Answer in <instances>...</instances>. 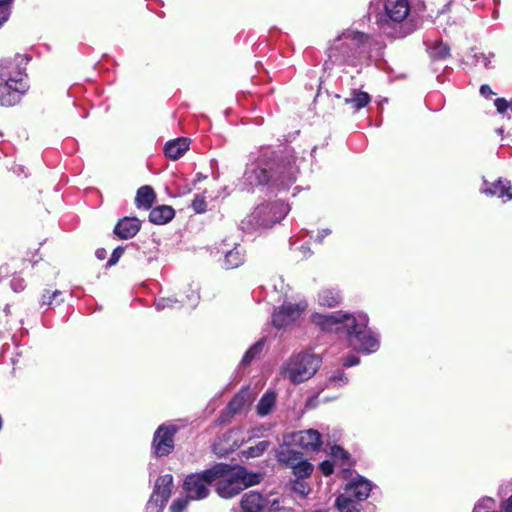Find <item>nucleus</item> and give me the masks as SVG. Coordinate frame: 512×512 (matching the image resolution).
<instances>
[{
	"instance_id": "f257e3e1",
	"label": "nucleus",
	"mask_w": 512,
	"mask_h": 512,
	"mask_svg": "<svg viewBox=\"0 0 512 512\" xmlns=\"http://www.w3.org/2000/svg\"><path fill=\"white\" fill-rule=\"evenodd\" d=\"M320 367V359L310 353H299L291 356L280 368L278 381H289L294 384L310 380Z\"/></svg>"
},
{
	"instance_id": "f03ea898",
	"label": "nucleus",
	"mask_w": 512,
	"mask_h": 512,
	"mask_svg": "<svg viewBox=\"0 0 512 512\" xmlns=\"http://www.w3.org/2000/svg\"><path fill=\"white\" fill-rule=\"evenodd\" d=\"M226 472V466L217 464L202 471L201 473H192L185 477L183 489L188 499L202 500L209 495V487L218 478H221Z\"/></svg>"
},
{
	"instance_id": "7ed1b4c3",
	"label": "nucleus",
	"mask_w": 512,
	"mask_h": 512,
	"mask_svg": "<svg viewBox=\"0 0 512 512\" xmlns=\"http://www.w3.org/2000/svg\"><path fill=\"white\" fill-rule=\"evenodd\" d=\"M368 317L365 314L356 316V323L347 332L350 346L354 349L372 353L378 350L380 341L378 336L367 328Z\"/></svg>"
},
{
	"instance_id": "20e7f679",
	"label": "nucleus",
	"mask_w": 512,
	"mask_h": 512,
	"mask_svg": "<svg viewBox=\"0 0 512 512\" xmlns=\"http://www.w3.org/2000/svg\"><path fill=\"white\" fill-rule=\"evenodd\" d=\"M179 431V427L174 424H161L153 434L151 448L157 458L170 455L175 448L174 437Z\"/></svg>"
},
{
	"instance_id": "39448f33",
	"label": "nucleus",
	"mask_w": 512,
	"mask_h": 512,
	"mask_svg": "<svg viewBox=\"0 0 512 512\" xmlns=\"http://www.w3.org/2000/svg\"><path fill=\"white\" fill-rule=\"evenodd\" d=\"M25 65V58L21 55L2 59L0 62V79L11 85L20 86L22 84L24 90H27Z\"/></svg>"
},
{
	"instance_id": "423d86ee",
	"label": "nucleus",
	"mask_w": 512,
	"mask_h": 512,
	"mask_svg": "<svg viewBox=\"0 0 512 512\" xmlns=\"http://www.w3.org/2000/svg\"><path fill=\"white\" fill-rule=\"evenodd\" d=\"M312 322L323 330L345 329L347 332L356 323V316L343 311L328 314L315 313L311 316Z\"/></svg>"
},
{
	"instance_id": "0eeeda50",
	"label": "nucleus",
	"mask_w": 512,
	"mask_h": 512,
	"mask_svg": "<svg viewBox=\"0 0 512 512\" xmlns=\"http://www.w3.org/2000/svg\"><path fill=\"white\" fill-rule=\"evenodd\" d=\"M172 486L173 477L171 474L159 476L147 503V508L156 512L162 511L171 496Z\"/></svg>"
},
{
	"instance_id": "6e6552de",
	"label": "nucleus",
	"mask_w": 512,
	"mask_h": 512,
	"mask_svg": "<svg viewBox=\"0 0 512 512\" xmlns=\"http://www.w3.org/2000/svg\"><path fill=\"white\" fill-rule=\"evenodd\" d=\"M306 308L307 302L304 300L297 303L285 302L274 311L272 322L278 328L287 327L298 320Z\"/></svg>"
},
{
	"instance_id": "1a4fd4ad",
	"label": "nucleus",
	"mask_w": 512,
	"mask_h": 512,
	"mask_svg": "<svg viewBox=\"0 0 512 512\" xmlns=\"http://www.w3.org/2000/svg\"><path fill=\"white\" fill-rule=\"evenodd\" d=\"M240 429L232 428L218 436L212 445L213 452L224 457L238 449L243 443Z\"/></svg>"
},
{
	"instance_id": "9d476101",
	"label": "nucleus",
	"mask_w": 512,
	"mask_h": 512,
	"mask_svg": "<svg viewBox=\"0 0 512 512\" xmlns=\"http://www.w3.org/2000/svg\"><path fill=\"white\" fill-rule=\"evenodd\" d=\"M367 41L368 36L363 33L346 31L335 40L333 49L339 50L343 56L349 57L350 52L360 48Z\"/></svg>"
},
{
	"instance_id": "9b49d317",
	"label": "nucleus",
	"mask_w": 512,
	"mask_h": 512,
	"mask_svg": "<svg viewBox=\"0 0 512 512\" xmlns=\"http://www.w3.org/2000/svg\"><path fill=\"white\" fill-rule=\"evenodd\" d=\"M296 446L306 451L317 452L323 444L321 434L314 429L303 430L288 434Z\"/></svg>"
},
{
	"instance_id": "f8f14e48",
	"label": "nucleus",
	"mask_w": 512,
	"mask_h": 512,
	"mask_svg": "<svg viewBox=\"0 0 512 512\" xmlns=\"http://www.w3.org/2000/svg\"><path fill=\"white\" fill-rule=\"evenodd\" d=\"M293 446H296L295 443L286 434L283 436V443L279 444L275 450L277 462L285 468H289L294 462L304 456L302 452L295 450Z\"/></svg>"
},
{
	"instance_id": "ddd939ff",
	"label": "nucleus",
	"mask_w": 512,
	"mask_h": 512,
	"mask_svg": "<svg viewBox=\"0 0 512 512\" xmlns=\"http://www.w3.org/2000/svg\"><path fill=\"white\" fill-rule=\"evenodd\" d=\"M228 468L227 465H225ZM228 469L221 478L216 480V492L221 498L229 499L238 494H240L243 490L240 486V482L238 481L235 473H230L227 475Z\"/></svg>"
},
{
	"instance_id": "4468645a",
	"label": "nucleus",
	"mask_w": 512,
	"mask_h": 512,
	"mask_svg": "<svg viewBox=\"0 0 512 512\" xmlns=\"http://www.w3.org/2000/svg\"><path fill=\"white\" fill-rule=\"evenodd\" d=\"M199 301V293L196 289H190V293H188L185 297L180 295L179 298L173 297H163L156 301V309L164 310L166 308H176L178 304L185 305L189 308H194Z\"/></svg>"
},
{
	"instance_id": "2eb2a0df",
	"label": "nucleus",
	"mask_w": 512,
	"mask_h": 512,
	"mask_svg": "<svg viewBox=\"0 0 512 512\" xmlns=\"http://www.w3.org/2000/svg\"><path fill=\"white\" fill-rule=\"evenodd\" d=\"M385 15L393 22H402L410 11L408 0H385Z\"/></svg>"
},
{
	"instance_id": "dca6fc26",
	"label": "nucleus",
	"mask_w": 512,
	"mask_h": 512,
	"mask_svg": "<svg viewBox=\"0 0 512 512\" xmlns=\"http://www.w3.org/2000/svg\"><path fill=\"white\" fill-rule=\"evenodd\" d=\"M24 86L11 85L5 81L0 84V105L11 107L20 101L21 96L26 92Z\"/></svg>"
},
{
	"instance_id": "f3484780",
	"label": "nucleus",
	"mask_w": 512,
	"mask_h": 512,
	"mask_svg": "<svg viewBox=\"0 0 512 512\" xmlns=\"http://www.w3.org/2000/svg\"><path fill=\"white\" fill-rule=\"evenodd\" d=\"M267 505V498L257 491L245 493L240 501V507L243 512H262Z\"/></svg>"
},
{
	"instance_id": "a211bd4d",
	"label": "nucleus",
	"mask_w": 512,
	"mask_h": 512,
	"mask_svg": "<svg viewBox=\"0 0 512 512\" xmlns=\"http://www.w3.org/2000/svg\"><path fill=\"white\" fill-rule=\"evenodd\" d=\"M370 492L371 483L362 477L348 483L344 490V494L355 499L359 503L366 500L369 497Z\"/></svg>"
},
{
	"instance_id": "6ab92c4d",
	"label": "nucleus",
	"mask_w": 512,
	"mask_h": 512,
	"mask_svg": "<svg viewBox=\"0 0 512 512\" xmlns=\"http://www.w3.org/2000/svg\"><path fill=\"white\" fill-rule=\"evenodd\" d=\"M481 191L489 196H497L504 202L512 200L511 183L508 180L499 179L491 184L485 183Z\"/></svg>"
},
{
	"instance_id": "aec40b11",
	"label": "nucleus",
	"mask_w": 512,
	"mask_h": 512,
	"mask_svg": "<svg viewBox=\"0 0 512 512\" xmlns=\"http://www.w3.org/2000/svg\"><path fill=\"white\" fill-rule=\"evenodd\" d=\"M245 181L252 187L265 185L270 179L268 171L260 164H251L244 175Z\"/></svg>"
},
{
	"instance_id": "412c9836",
	"label": "nucleus",
	"mask_w": 512,
	"mask_h": 512,
	"mask_svg": "<svg viewBox=\"0 0 512 512\" xmlns=\"http://www.w3.org/2000/svg\"><path fill=\"white\" fill-rule=\"evenodd\" d=\"M175 217V210L170 205H158L151 209L149 221L155 225H165Z\"/></svg>"
},
{
	"instance_id": "4be33fe9",
	"label": "nucleus",
	"mask_w": 512,
	"mask_h": 512,
	"mask_svg": "<svg viewBox=\"0 0 512 512\" xmlns=\"http://www.w3.org/2000/svg\"><path fill=\"white\" fill-rule=\"evenodd\" d=\"M190 141L188 138H177L166 143L164 152L166 157L171 160H177L182 157L189 149Z\"/></svg>"
},
{
	"instance_id": "5701e85b",
	"label": "nucleus",
	"mask_w": 512,
	"mask_h": 512,
	"mask_svg": "<svg viewBox=\"0 0 512 512\" xmlns=\"http://www.w3.org/2000/svg\"><path fill=\"white\" fill-rule=\"evenodd\" d=\"M156 200V193L149 185L141 186L135 196V205L138 209L149 210Z\"/></svg>"
},
{
	"instance_id": "b1692460",
	"label": "nucleus",
	"mask_w": 512,
	"mask_h": 512,
	"mask_svg": "<svg viewBox=\"0 0 512 512\" xmlns=\"http://www.w3.org/2000/svg\"><path fill=\"white\" fill-rule=\"evenodd\" d=\"M248 387L249 386L242 388L227 404L226 407L232 413H234V415L241 413L244 410V408L250 403Z\"/></svg>"
},
{
	"instance_id": "393cba45",
	"label": "nucleus",
	"mask_w": 512,
	"mask_h": 512,
	"mask_svg": "<svg viewBox=\"0 0 512 512\" xmlns=\"http://www.w3.org/2000/svg\"><path fill=\"white\" fill-rule=\"evenodd\" d=\"M276 397L277 395L274 390L270 389L264 393L256 406L257 414L261 417L270 414L273 407L275 406Z\"/></svg>"
},
{
	"instance_id": "a878e982",
	"label": "nucleus",
	"mask_w": 512,
	"mask_h": 512,
	"mask_svg": "<svg viewBox=\"0 0 512 512\" xmlns=\"http://www.w3.org/2000/svg\"><path fill=\"white\" fill-rule=\"evenodd\" d=\"M289 468L295 479L309 478L314 471V466L304 456L294 462Z\"/></svg>"
},
{
	"instance_id": "bb28decb",
	"label": "nucleus",
	"mask_w": 512,
	"mask_h": 512,
	"mask_svg": "<svg viewBox=\"0 0 512 512\" xmlns=\"http://www.w3.org/2000/svg\"><path fill=\"white\" fill-rule=\"evenodd\" d=\"M234 473L238 481L241 483L240 486L242 487V490L250 486L257 485L262 480L261 474L249 472L243 467H240Z\"/></svg>"
},
{
	"instance_id": "cd10ccee",
	"label": "nucleus",
	"mask_w": 512,
	"mask_h": 512,
	"mask_svg": "<svg viewBox=\"0 0 512 512\" xmlns=\"http://www.w3.org/2000/svg\"><path fill=\"white\" fill-rule=\"evenodd\" d=\"M370 100L371 98L368 93L354 89L350 92V95L344 99V103L351 105V107L357 111L365 107Z\"/></svg>"
},
{
	"instance_id": "c85d7f7f",
	"label": "nucleus",
	"mask_w": 512,
	"mask_h": 512,
	"mask_svg": "<svg viewBox=\"0 0 512 512\" xmlns=\"http://www.w3.org/2000/svg\"><path fill=\"white\" fill-rule=\"evenodd\" d=\"M319 304L327 307H334L341 301V295L335 288H323L318 294Z\"/></svg>"
},
{
	"instance_id": "c756f323",
	"label": "nucleus",
	"mask_w": 512,
	"mask_h": 512,
	"mask_svg": "<svg viewBox=\"0 0 512 512\" xmlns=\"http://www.w3.org/2000/svg\"><path fill=\"white\" fill-rule=\"evenodd\" d=\"M335 506L339 512H361L362 509L359 502L344 493L336 498Z\"/></svg>"
},
{
	"instance_id": "7c9ffc66",
	"label": "nucleus",
	"mask_w": 512,
	"mask_h": 512,
	"mask_svg": "<svg viewBox=\"0 0 512 512\" xmlns=\"http://www.w3.org/2000/svg\"><path fill=\"white\" fill-rule=\"evenodd\" d=\"M264 341L260 340L253 344L244 354L241 365L248 366L263 350Z\"/></svg>"
},
{
	"instance_id": "2f4dec72",
	"label": "nucleus",
	"mask_w": 512,
	"mask_h": 512,
	"mask_svg": "<svg viewBox=\"0 0 512 512\" xmlns=\"http://www.w3.org/2000/svg\"><path fill=\"white\" fill-rule=\"evenodd\" d=\"M243 262V255L238 248H235L225 255V265L229 269L238 267Z\"/></svg>"
},
{
	"instance_id": "473e14b6",
	"label": "nucleus",
	"mask_w": 512,
	"mask_h": 512,
	"mask_svg": "<svg viewBox=\"0 0 512 512\" xmlns=\"http://www.w3.org/2000/svg\"><path fill=\"white\" fill-rule=\"evenodd\" d=\"M62 292L59 290H55L50 292L49 290L45 291L41 298V304L46 305L48 307L59 305L63 299L61 298Z\"/></svg>"
},
{
	"instance_id": "72a5a7b5",
	"label": "nucleus",
	"mask_w": 512,
	"mask_h": 512,
	"mask_svg": "<svg viewBox=\"0 0 512 512\" xmlns=\"http://www.w3.org/2000/svg\"><path fill=\"white\" fill-rule=\"evenodd\" d=\"M270 444V441L262 440L255 446L248 447L244 454L249 458L260 457L265 451H267V449L270 447Z\"/></svg>"
},
{
	"instance_id": "f704fd0d",
	"label": "nucleus",
	"mask_w": 512,
	"mask_h": 512,
	"mask_svg": "<svg viewBox=\"0 0 512 512\" xmlns=\"http://www.w3.org/2000/svg\"><path fill=\"white\" fill-rule=\"evenodd\" d=\"M234 413H232L227 407H225L220 415L217 417V419H215V421L213 422V426L217 427V426H223V425H228L232 422V419L234 418Z\"/></svg>"
},
{
	"instance_id": "c9c22d12",
	"label": "nucleus",
	"mask_w": 512,
	"mask_h": 512,
	"mask_svg": "<svg viewBox=\"0 0 512 512\" xmlns=\"http://www.w3.org/2000/svg\"><path fill=\"white\" fill-rule=\"evenodd\" d=\"M114 234L120 239L128 238V217L122 218L114 229Z\"/></svg>"
},
{
	"instance_id": "e433bc0d",
	"label": "nucleus",
	"mask_w": 512,
	"mask_h": 512,
	"mask_svg": "<svg viewBox=\"0 0 512 512\" xmlns=\"http://www.w3.org/2000/svg\"><path fill=\"white\" fill-rule=\"evenodd\" d=\"M292 490L304 497L310 492V487L304 479H295L292 482Z\"/></svg>"
},
{
	"instance_id": "4c0bfd02",
	"label": "nucleus",
	"mask_w": 512,
	"mask_h": 512,
	"mask_svg": "<svg viewBox=\"0 0 512 512\" xmlns=\"http://www.w3.org/2000/svg\"><path fill=\"white\" fill-rule=\"evenodd\" d=\"M430 53L433 57L444 58L449 54V47L444 43H436Z\"/></svg>"
},
{
	"instance_id": "58836bf2",
	"label": "nucleus",
	"mask_w": 512,
	"mask_h": 512,
	"mask_svg": "<svg viewBox=\"0 0 512 512\" xmlns=\"http://www.w3.org/2000/svg\"><path fill=\"white\" fill-rule=\"evenodd\" d=\"M331 455L335 459H340L342 461H349L350 460V454L348 451H346L343 447L339 445H334L331 447Z\"/></svg>"
},
{
	"instance_id": "ea45409f",
	"label": "nucleus",
	"mask_w": 512,
	"mask_h": 512,
	"mask_svg": "<svg viewBox=\"0 0 512 512\" xmlns=\"http://www.w3.org/2000/svg\"><path fill=\"white\" fill-rule=\"evenodd\" d=\"M206 206H207V204H206L205 197L200 194L195 195L193 202H192V207H193L194 211L196 213H203L206 211Z\"/></svg>"
},
{
	"instance_id": "a19ab883",
	"label": "nucleus",
	"mask_w": 512,
	"mask_h": 512,
	"mask_svg": "<svg viewBox=\"0 0 512 512\" xmlns=\"http://www.w3.org/2000/svg\"><path fill=\"white\" fill-rule=\"evenodd\" d=\"M190 500L191 499H188L187 496L184 498H178L174 500L170 506L171 512H183L186 509Z\"/></svg>"
},
{
	"instance_id": "79ce46f5",
	"label": "nucleus",
	"mask_w": 512,
	"mask_h": 512,
	"mask_svg": "<svg viewBox=\"0 0 512 512\" xmlns=\"http://www.w3.org/2000/svg\"><path fill=\"white\" fill-rule=\"evenodd\" d=\"M124 252H125V247H123V246H119V247L115 248L108 263H107V266L110 267V266L115 265L119 261V259L122 257Z\"/></svg>"
},
{
	"instance_id": "37998d69",
	"label": "nucleus",
	"mask_w": 512,
	"mask_h": 512,
	"mask_svg": "<svg viewBox=\"0 0 512 512\" xmlns=\"http://www.w3.org/2000/svg\"><path fill=\"white\" fill-rule=\"evenodd\" d=\"M472 59V64L474 65H482L483 67H488L490 63L489 57L483 53H475L472 56Z\"/></svg>"
},
{
	"instance_id": "c03bdc74",
	"label": "nucleus",
	"mask_w": 512,
	"mask_h": 512,
	"mask_svg": "<svg viewBox=\"0 0 512 512\" xmlns=\"http://www.w3.org/2000/svg\"><path fill=\"white\" fill-rule=\"evenodd\" d=\"M319 467H320L321 472L325 476L331 475L333 473V471H334V464L331 461H329V460L322 461L320 463Z\"/></svg>"
},
{
	"instance_id": "a18cd8bd",
	"label": "nucleus",
	"mask_w": 512,
	"mask_h": 512,
	"mask_svg": "<svg viewBox=\"0 0 512 512\" xmlns=\"http://www.w3.org/2000/svg\"><path fill=\"white\" fill-rule=\"evenodd\" d=\"M495 106L499 113H504L509 107H511V103L504 98H498L495 100Z\"/></svg>"
},
{
	"instance_id": "49530a36",
	"label": "nucleus",
	"mask_w": 512,
	"mask_h": 512,
	"mask_svg": "<svg viewBox=\"0 0 512 512\" xmlns=\"http://www.w3.org/2000/svg\"><path fill=\"white\" fill-rule=\"evenodd\" d=\"M141 228V221L136 217H130V237L137 234Z\"/></svg>"
},
{
	"instance_id": "de8ad7c7",
	"label": "nucleus",
	"mask_w": 512,
	"mask_h": 512,
	"mask_svg": "<svg viewBox=\"0 0 512 512\" xmlns=\"http://www.w3.org/2000/svg\"><path fill=\"white\" fill-rule=\"evenodd\" d=\"M359 363V359L356 356H349L344 361V366L351 367Z\"/></svg>"
},
{
	"instance_id": "09e8293b",
	"label": "nucleus",
	"mask_w": 512,
	"mask_h": 512,
	"mask_svg": "<svg viewBox=\"0 0 512 512\" xmlns=\"http://www.w3.org/2000/svg\"><path fill=\"white\" fill-rule=\"evenodd\" d=\"M330 234H331V230H330V229H323V230H321V231H319V232H318V234H317V236H316L315 240H316V241H318V242H322V241H323V239H324L326 236L330 235Z\"/></svg>"
},
{
	"instance_id": "8fccbe9b",
	"label": "nucleus",
	"mask_w": 512,
	"mask_h": 512,
	"mask_svg": "<svg viewBox=\"0 0 512 512\" xmlns=\"http://www.w3.org/2000/svg\"><path fill=\"white\" fill-rule=\"evenodd\" d=\"M480 93L485 97H489L490 95L494 94L488 85H482L480 87Z\"/></svg>"
},
{
	"instance_id": "3c124183",
	"label": "nucleus",
	"mask_w": 512,
	"mask_h": 512,
	"mask_svg": "<svg viewBox=\"0 0 512 512\" xmlns=\"http://www.w3.org/2000/svg\"><path fill=\"white\" fill-rule=\"evenodd\" d=\"M95 254L99 260H103V259H105L107 252L104 248H99L96 250Z\"/></svg>"
},
{
	"instance_id": "603ef678",
	"label": "nucleus",
	"mask_w": 512,
	"mask_h": 512,
	"mask_svg": "<svg viewBox=\"0 0 512 512\" xmlns=\"http://www.w3.org/2000/svg\"><path fill=\"white\" fill-rule=\"evenodd\" d=\"M504 512H512V495L508 498L504 505Z\"/></svg>"
},
{
	"instance_id": "864d4df0",
	"label": "nucleus",
	"mask_w": 512,
	"mask_h": 512,
	"mask_svg": "<svg viewBox=\"0 0 512 512\" xmlns=\"http://www.w3.org/2000/svg\"><path fill=\"white\" fill-rule=\"evenodd\" d=\"M8 19L7 10H0V26Z\"/></svg>"
},
{
	"instance_id": "5fc2aeb1",
	"label": "nucleus",
	"mask_w": 512,
	"mask_h": 512,
	"mask_svg": "<svg viewBox=\"0 0 512 512\" xmlns=\"http://www.w3.org/2000/svg\"><path fill=\"white\" fill-rule=\"evenodd\" d=\"M332 381H344V374L342 372H338L335 376L330 378Z\"/></svg>"
},
{
	"instance_id": "6e6d98bb",
	"label": "nucleus",
	"mask_w": 512,
	"mask_h": 512,
	"mask_svg": "<svg viewBox=\"0 0 512 512\" xmlns=\"http://www.w3.org/2000/svg\"><path fill=\"white\" fill-rule=\"evenodd\" d=\"M273 512H294V510L291 509V508H284V507H282V508H277Z\"/></svg>"
},
{
	"instance_id": "4d7b16f0",
	"label": "nucleus",
	"mask_w": 512,
	"mask_h": 512,
	"mask_svg": "<svg viewBox=\"0 0 512 512\" xmlns=\"http://www.w3.org/2000/svg\"><path fill=\"white\" fill-rule=\"evenodd\" d=\"M282 216L280 215L279 217H276L274 220L271 221V223H275L276 221H278ZM270 224V222H263L262 225L264 226H268Z\"/></svg>"
},
{
	"instance_id": "13d9d810",
	"label": "nucleus",
	"mask_w": 512,
	"mask_h": 512,
	"mask_svg": "<svg viewBox=\"0 0 512 512\" xmlns=\"http://www.w3.org/2000/svg\"><path fill=\"white\" fill-rule=\"evenodd\" d=\"M278 206L281 208L283 213L286 212V206L284 204H281V205H278Z\"/></svg>"
},
{
	"instance_id": "bf43d9fd",
	"label": "nucleus",
	"mask_w": 512,
	"mask_h": 512,
	"mask_svg": "<svg viewBox=\"0 0 512 512\" xmlns=\"http://www.w3.org/2000/svg\"><path fill=\"white\" fill-rule=\"evenodd\" d=\"M11 0H0V6L10 2Z\"/></svg>"
}]
</instances>
